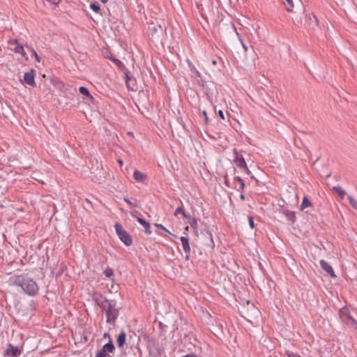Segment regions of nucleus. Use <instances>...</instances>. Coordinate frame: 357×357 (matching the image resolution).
Returning a JSON list of instances; mask_svg holds the SVG:
<instances>
[{"mask_svg":"<svg viewBox=\"0 0 357 357\" xmlns=\"http://www.w3.org/2000/svg\"><path fill=\"white\" fill-rule=\"evenodd\" d=\"M248 222H249V225L251 229H254L255 228V222H254V219L252 216H248Z\"/></svg>","mask_w":357,"mask_h":357,"instance_id":"cd10ccee","label":"nucleus"},{"mask_svg":"<svg viewBox=\"0 0 357 357\" xmlns=\"http://www.w3.org/2000/svg\"><path fill=\"white\" fill-rule=\"evenodd\" d=\"M234 188L238 191H243L245 188V183L240 176L234 177Z\"/></svg>","mask_w":357,"mask_h":357,"instance_id":"9d476101","label":"nucleus"},{"mask_svg":"<svg viewBox=\"0 0 357 357\" xmlns=\"http://www.w3.org/2000/svg\"><path fill=\"white\" fill-rule=\"evenodd\" d=\"M123 200L131 206L138 207L137 204L132 202L128 198L125 197Z\"/></svg>","mask_w":357,"mask_h":357,"instance_id":"c85d7f7f","label":"nucleus"},{"mask_svg":"<svg viewBox=\"0 0 357 357\" xmlns=\"http://www.w3.org/2000/svg\"><path fill=\"white\" fill-rule=\"evenodd\" d=\"M225 183H226L227 185H228V183H227V180L225 181Z\"/></svg>","mask_w":357,"mask_h":357,"instance_id":"a18cd8bd","label":"nucleus"},{"mask_svg":"<svg viewBox=\"0 0 357 357\" xmlns=\"http://www.w3.org/2000/svg\"><path fill=\"white\" fill-rule=\"evenodd\" d=\"M134 84V87H135V79H132L131 82H130V85L132 86ZM135 90V88H134V91Z\"/></svg>","mask_w":357,"mask_h":357,"instance_id":"58836bf2","label":"nucleus"},{"mask_svg":"<svg viewBox=\"0 0 357 357\" xmlns=\"http://www.w3.org/2000/svg\"><path fill=\"white\" fill-rule=\"evenodd\" d=\"M5 357H17L21 355V351L17 347L8 344V347L3 352Z\"/></svg>","mask_w":357,"mask_h":357,"instance_id":"20e7f679","label":"nucleus"},{"mask_svg":"<svg viewBox=\"0 0 357 357\" xmlns=\"http://www.w3.org/2000/svg\"><path fill=\"white\" fill-rule=\"evenodd\" d=\"M103 273L107 278H111L114 275V271L112 268L107 267L104 270Z\"/></svg>","mask_w":357,"mask_h":357,"instance_id":"5701e85b","label":"nucleus"},{"mask_svg":"<svg viewBox=\"0 0 357 357\" xmlns=\"http://www.w3.org/2000/svg\"><path fill=\"white\" fill-rule=\"evenodd\" d=\"M212 63H213V65H215V64H216V61H213V62H212Z\"/></svg>","mask_w":357,"mask_h":357,"instance_id":"c03bdc74","label":"nucleus"},{"mask_svg":"<svg viewBox=\"0 0 357 357\" xmlns=\"http://www.w3.org/2000/svg\"><path fill=\"white\" fill-rule=\"evenodd\" d=\"M333 190L335 191L341 199H344L346 192L340 186H334Z\"/></svg>","mask_w":357,"mask_h":357,"instance_id":"a211bd4d","label":"nucleus"},{"mask_svg":"<svg viewBox=\"0 0 357 357\" xmlns=\"http://www.w3.org/2000/svg\"><path fill=\"white\" fill-rule=\"evenodd\" d=\"M138 213L137 211H132L130 213L131 215L136 218L137 222L144 227V229H145V233L148 235H150L151 234V225L149 224V222H146L145 220L139 218V217H137V214Z\"/></svg>","mask_w":357,"mask_h":357,"instance_id":"39448f33","label":"nucleus"},{"mask_svg":"<svg viewBox=\"0 0 357 357\" xmlns=\"http://www.w3.org/2000/svg\"><path fill=\"white\" fill-rule=\"evenodd\" d=\"M237 35H238V36L239 38V40H240V42H241V43L242 45V47H243L245 52H247L248 49V46L243 43V40L240 38L239 34L238 33H237Z\"/></svg>","mask_w":357,"mask_h":357,"instance_id":"7c9ffc66","label":"nucleus"},{"mask_svg":"<svg viewBox=\"0 0 357 357\" xmlns=\"http://www.w3.org/2000/svg\"><path fill=\"white\" fill-rule=\"evenodd\" d=\"M242 169H243L245 170V172L247 173V174H250L251 172L249 170L248 167H247V164L245 165V167H243Z\"/></svg>","mask_w":357,"mask_h":357,"instance_id":"72a5a7b5","label":"nucleus"},{"mask_svg":"<svg viewBox=\"0 0 357 357\" xmlns=\"http://www.w3.org/2000/svg\"><path fill=\"white\" fill-rule=\"evenodd\" d=\"M33 54L35 56L36 60L37 61L40 62V57L38 56V55L37 54V53L34 50H33Z\"/></svg>","mask_w":357,"mask_h":357,"instance_id":"c9c22d12","label":"nucleus"},{"mask_svg":"<svg viewBox=\"0 0 357 357\" xmlns=\"http://www.w3.org/2000/svg\"><path fill=\"white\" fill-rule=\"evenodd\" d=\"M283 3L287 11L291 12L293 10L294 7L293 0H284Z\"/></svg>","mask_w":357,"mask_h":357,"instance_id":"6ab92c4d","label":"nucleus"},{"mask_svg":"<svg viewBox=\"0 0 357 357\" xmlns=\"http://www.w3.org/2000/svg\"><path fill=\"white\" fill-rule=\"evenodd\" d=\"M190 226L192 227V228H197V221L196 219H192L190 222Z\"/></svg>","mask_w":357,"mask_h":357,"instance_id":"c756f323","label":"nucleus"},{"mask_svg":"<svg viewBox=\"0 0 357 357\" xmlns=\"http://www.w3.org/2000/svg\"><path fill=\"white\" fill-rule=\"evenodd\" d=\"M203 114L204 116V118H205V121L206 122H208V116H207V112L206 111H204L203 112Z\"/></svg>","mask_w":357,"mask_h":357,"instance_id":"4c0bfd02","label":"nucleus"},{"mask_svg":"<svg viewBox=\"0 0 357 357\" xmlns=\"http://www.w3.org/2000/svg\"><path fill=\"white\" fill-rule=\"evenodd\" d=\"M240 199H241V200H245V196L243 194H242V193H241V194L240 195Z\"/></svg>","mask_w":357,"mask_h":357,"instance_id":"ea45409f","label":"nucleus"},{"mask_svg":"<svg viewBox=\"0 0 357 357\" xmlns=\"http://www.w3.org/2000/svg\"><path fill=\"white\" fill-rule=\"evenodd\" d=\"M107 354H104V351H99L95 357H106Z\"/></svg>","mask_w":357,"mask_h":357,"instance_id":"2f4dec72","label":"nucleus"},{"mask_svg":"<svg viewBox=\"0 0 357 357\" xmlns=\"http://www.w3.org/2000/svg\"><path fill=\"white\" fill-rule=\"evenodd\" d=\"M116 233L119 239L127 246H130L132 243V239L129 234L123 229V227L119 223L114 225Z\"/></svg>","mask_w":357,"mask_h":357,"instance_id":"7ed1b4c3","label":"nucleus"},{"mask_svg":"<svg viewBox=\"0 0 357 357\" xmlns=\"http://www.w3.org/2000/svg\"><path fill=\"white\" fill-rule=\"evenodd\" d=\"M344 324L351 327L352 329L357 330V322L352 317L349 318V319H347Z\"/></svg>","mask_w":357,"mask_h":357,"instance_id":"dca6fc26","label":"nucleus"},{"mask_svg":"<svg viewBox=\"0 0 357 357\" xmlns=\"http://www.w3.org/2000/svg\"><path fill=\"white\" fill-rule=\"evenodd\" d=\"M79 92L85 96H87V97H89V98H92L91 95L90 94L89 90L84 87V86H80L79 88Z\"/></svg>","mask_w":357,"mask_h":357,"instance_id":"412c9836","label":"nucleus"},{"mask_svg":"<svg viewBox=\"0 0 357 357\" xmlns=\"http://www.w3.org/2000/svg\"><path fill=\"white\" fill-rule=\"evenodd\" d=\"M218 116L222 119H225V116H224V113L222 110H219L218 112Z\"/></svg>","mask_w":357,"mask_h":357,"instance_id":"473e14b6","label":"nucleus"},{"mask_svg":"<svg viewBox=\"0 0 357 357\" xmlns=\"http://www.w3.org/2000/svg\"><path fill=\"white\" fill-rule=\"evenodd\" d=\"M234 162L240 168L245 167L246 162L243 155L236 149H234Z\"/></svg>","mask_w":357,"mask_h":357,"instance_id":"423d86ee","label":"nucleus"},{"mask_svg":"<svg viewBox=\"0 0 357 357\" xmlns=\"http://www.w3.org/2000/svg\"><path fill=\"white\" fill-rule=\"evenodd\" d=\"M182 357H197V356L195 354L191 353V354H188L185 356H183Z\"/></svg>","mask_w":357,"mask_h":357,"instance_id":"e433bc0d","label":"nucleus"},{"mask_svg":"<svg viewBox=\"0 0 357 357\" xmlns=\"http://www.w3.org/2000/svg\"><path fill=\"white\" fill-rule=\"evenodd\" d=\"M351 205L356 209H357V201L353 198L351 195L348 197Z\"/></svg>","mask_w":357,"mask_h":357,"instance_id":"a878e982","label":"nucleus"},{"mask_svg":"<svg viewBox=\"0 0 357 357\" xmlns=\"http://www.w3.org/2000/svg\"><path fill=\"white\" fill-rule=\"evenodd\" d=\"M110 59L118 66H123V63L118 59L111 56Z\"/></svg>","mask_w":357,"mask_h":357,"instance_id":"bb28decb","label":"nucleus"},{"mask_svg":"<svg viewBox=\"0 0 357 357\" xmlns=\"http://www.w3.org/2000/svg\"><path fill=\"white\" fill-rule=\"evenodd\" d=\"M181 241L183 246V249L184 252L187 255L186 259H188V255L190 252V246L189 244V238L185 236H181Z\"/></svg>","mask_w":357,"mask_h":357,"instance_id":"1a4fd4ad","label":"nucleus"},{"mask_svg":"<svg viewBox=\"0 0 357 357\" xmlns=\"http://www.w3.org/2000/svg\"><path fill=\"white\" fill-rule=\"evenodd\" d=\"M118 162H119V163L121 165H123V160H122L119 159V160H118Z\"/></svg>","mask_w":357,"mask_h":357,"instance_id":"79ce46f5","label":"nucleus"},{"mask_svg":"<svg viewBox=\"0 0 357 357\" xmlns=\"http://www.w3.org/2000/svg\"><path fill=\"white\" fill-rule=\"evenodd\" d=\"M283 213L287 218V219L290 220L292 223L295 222L296 219L295 212L290 211L289 210H284Z\"/></svg>","mask_w":357,"mask_h":357,"instance_id":"2eb2a0df","label":"nucleus"},{"mask_svg":"<svg viewBox=\"0 0 357 357\" xmlns=\"http://www.w3.org/2000/svg\"><path fill=\"white\" fill-rule=\"evenodd\" d=\"M14 51H15V53L21 54L23 56H25V54H26V53L24 52V47L21 45H17L15 47Z\"/></svg>","mask_w":357,"mask_h":357,"instance_id":"4be33fe9","label":"nucleus"},{"mask_svg":"<svg viewBox=\"0 0 357 357\" xmlns=\"http://www.w3.org/2000/svg\"><path fill=\"white\" fill-rule=\"evenodd\" d=\"M126 333L125 331H122L117 337V345L119 347H123L126 344Z\"/></svg>","mask_w":357,"mask_h":357,"instance_id":"f8f14e48","label":"nucleus"},{"mask_svg":"<svg viewBox=\"0 0 357 357\" xmlns=\"http://www.w3.org/2000/svg\"><path fill=\"white\" fill-rule=\"evenodd\" d=\"M90 8L96 13H100V8L98 3H92L90 4Z\"/></svg>","mask_w":357,"mask_h":357,"instance_id":"b1692460","label":"nucleus"},{"mask_svg":"<svg viewBox=\"0 0 357 357\" xmlns=\"http://www.w3.org/2000/svg\"><path fill=\"white\" fill-rule=\"evenodd\" d=\"M114 349H115L114 345L113 344V343L110 339L109 341L102 347V348L100 351H104V354H106L107 351H108L109 353H112L114 351Z\"/></svg>","mask_w":357,"mask_h":357,"instance_id":"4468645a","label":"nucleus"},{"mask_svg":"<svg viewBox=\"0 0 357 357\" xmlns=\"http://www.w3.org/2000/svg\"><path fill=\"white\" fill-rule=\"evenodd\" d=\"M133 177L137 182H144L146 179L147 176L139 170H135L133 174Z\"/></svg>","mask_w":357,"mask_h":357,"instance_id":"ddd939ff","label":"nucleus"},{"mask_svg":"<svg viewBox=\"0 0 357 357\" xmlns=\"http://www.w3.org/2000/svg\"><path fill=\"white\" fill-rule=\"evenodd\" d=\"M351 317L349 310L347 307H344L340 310V317L344 323Z\"/></svg>","mask_w":357,"mask_h":357,"instance_id":"9b49d317","label":"nucleus"},{"mask_svg":"<svg viewBox=\"0 0 357 357\" xmlns=\"http://www.w3.org/2000/svg\"><path fill=\"white\" fill-rule=\"evenodd\" d=\"M8 283L12 286L20 287L24 294L30 296H35L38 292L36 282L26 274L12 275L8 279Z\"/></svg>","mask_w":357,"mask_h":357,"instance_id":"f257e3e1","label":"nucleus"},{"mask_svg":"<svg viewBox=\"0 0 357 357\" xmlns=\"http://www.w3.org/2000/svg\"><path fill=\"white\" fill-rule=\"evenodd\" d=\"M155 226H156L157 227H158V228L162 229V230H164V231H167V230L166 229V228H165L162 225H161V224H155Z\"/></svg>","mask_w":357,"mask_h":357,"instance_id":"f704fd0d","label":"nucleus"},{"mask_svg":"<svg viewBox=\"0 0 357 357\" xmlns=\"http://www.w3.org/2000/svg\"><path fill=\"white\" fill-rule=\"evenodd\" d=\"M321 268L325 271L331 277L336 278V275L332 266L325 260L321 259L319 261Z\"/></svg>","mask_w":357,"mask_h":357,"instance_id":"6e6552de","label":"nucleus"},{"mask_svg":"<svg viewBox=\"0 0 357 357\" xmlns=\"http://www.w3.org/2000/svg\"><path fill=\"white\" fill-rule=\"evenodd\" d=\"M35 70H31L29 72L25 73L24 75V82L31 86H36V82L34 79Z\"/></svg>","mask_w":357,"mask_h":357,"instance_id":"0eeeda50","label":"nucleus"},{"mask_svg":"<svg viewBox=\"0 0 357 357\" xmlns=\"http://www.w3.org/2000/svg\"><path fill=\"white\" fill-rule=\"evenodd\" d=\"M10 43L11 45L17 44V40H12V41H10Z\"/></svg>","mask_w":357,"mask_h":357,"instance_id":"a19ab883","label":"nucleus"},{"mask_svg":"<svg viewBox=\"0 0 357 357\" xmlns=\"http://www.w3.org/2000/svg\"><path fill=\"white\" fill-rule=\"evenodd\" d=\"M96 301L98 305L105 312L107 323L114 324L119 315V310L116 307V301L109 300L102 296Z\"/></svg>","mask_w":357,"mask_h":357,"instance_id":"f03ea898","label":"nucleus"},{"mask_svg":"<svg viewBox=\"0 0 357 357\" xmlns=\"http://www.w3.org/2000/svg\"><path fill=\"white\" fill-rule=\"evenodd\" d=\"M125 79H126V85H127V87L128 88V89H130L131 91H134V84L132 86L130 85V82L132 81V78L129 76V75L127 73H125Z\"/></svg>","mask_w":357,"mask_h":357,"instance_id":"aec40b11","label":"nucleus"},{"mask_svg":"<svg viewBox=\"0 0 357 357\" xmlns=\"http://www.w3.org/2000/svg\"><path fill=\"white\" fill-rule=\"evenodd\" d=\"M104 336L105 337H107V336L109 337V335L107 333H105Z\"/></svg>","mask_w":357,"mask_h":357,"instance_id":"37998d69","label":"nucleus"},{"mask_svg":"<svg viewBox=\"0 0 357 357\" xmlns=\"http://www.w3.org/2000/svg\"><path fill=\"white\" fill-rule=\"evenodd\" d=\"M312 206L311 202L308 199V198L305 196L303 199V202L300 206V209L303 211L305 208L310 207Z\"/></svg>","mask_w":357,"mask_h":357,"instance_id":"f3484780","label":"nucleus"},{"mask_svg":"<svg viewBox=\"0 0 357 357\" xmlns=\"http://www.w3.org/2000/svg\"><path fill=\"white\" fill-rule=\"evenodd\" d=\"M179 213H182L183 215L185 218L188 217L187 215V214L185 213V212L184 211V210L181 208V207H178L176 208L175 211H174V215H177Z\"/></svg>","mask_w":357,"mask_h":357,"instance_id":"393cba45","label":"nucleus"}]
</instances>
